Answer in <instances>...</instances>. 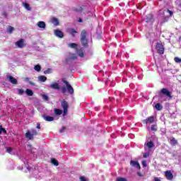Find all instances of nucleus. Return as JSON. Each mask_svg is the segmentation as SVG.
Listing matches in <instances>:
<instances>
[{
	"mask_svg": "<svg viewBox=\"0 0 181 181\" xmlns=\"http://www.w3.org/2000/svg\"><path fill=\"white\" fill-rule=\"evenodd\" d=\"M37 129H40V123L37 124Z\"/></svg>",
	"mask_w": 181,
	"mask_h": 181,
	"instance_id": "nucleus-48",
	"label": "nucleus"
},
{
	"mask_svg": "<svg viewBox=\"0 0 181 181\" xmlns=\"http://www.w3.org/2000/svg\"><path fill=\"white\" fill-rule=\"evenodd\" d=\"M170 145H173V146H175V145H177V140H176V139H175V137H173L170 139Z\"/></svg>",
	"mask_w": 181,
	"mask_h": 181,
	"instance_id": "nucleus-20",
	"label": "nucleus"
},
{
	"mask_svg": "<svg viewBox=\"0 0 181 181\" xmlns=\"http://www.w3.org/2000/svg\"><path fill=\"white\" fill-rule=\"evenodd\" d=\"M51 163L54 166H59V160H56V158H51Z\"/></svg>",
	"mask_w": 181,
	"mask_h": 181,
	"instance_id": "nucleus-21",
	"label": "nucleus"
},
{
	"mask_svg": "<svg viewBox=\"0 0 181 181\" xmlns=\"http://www.w3.org/2000/svg\"><path fill=\"white\" fill-rule=\"evenodd\" d=\"M37 25L41 29H46V23L45 21H39Z\"/></svg>",
	"mask_w": 181,
	"mask_h": 181,
	"instance_id": "nucleus-15",
	"label": "nucleus"
},
{
	"mask_svg": "<svg viewBox=\"0 0 181 181\" xmlns=\"http://www.w3.org/2000/svg\"><path fill=\"white\" fill-rule=\"evenodd\" d=\"M149 156V153H143V158H148Z\"/></svg>",
	"mask_w": 181,
	"mask_h": 181,
	"instance_id": "nucleus-45",
	"label": "nucleus"
},
{
	"mask_svg": "<svg viewBox=\"0 0 181 181\" xmlns=\"http://www.w3.org/2000/svg\"><path fill=\"white\" fill-rule=\"evenodd\" d=\"M143 124H153L155 122V116H150L142 121Z\"/></svg>",
	"mask_w": 181,
	"mask_h": 181,
	"instance_id": "nucleus-5",
	"label": "nucleus"
},
{
	"mask_svg": "<svg viewBox=\"0 0 181 181\" xmlns=\"http://www.w3.org/2000/svg\"><path fill=\"white\" fill-rule=\"evenodd\" d=\"M64 131H66V127H63L60 130L59 132L60 134L64 132Z\"/></svg>",
	"mask_w": 181,
	"mask_h": 181,
	"instance_id": "nucleus-44",
	"label": "nucleus"
},
{
	"mask_svg": "<svg viewBox=\"0 0 181 181\" xmlns=\"http://www.w3.org/2000/svg\"><path fill=\"white\" fill-rule=\"evenodd\" d=\"M77 54L79 56V57H84V52H83L82 49H78Z\"/></svg>",
	"mask_w": 181,
	"mask_h": 181,
	"instance_id": "nucleus-25",
	"label": "nucleus"
},
{
	"mask_svg": "<svg viewBox=\"0 0 181 181\" xmlns=\"http://www.w3.org/2000/svg\"><path fill=\"white\" fill-rule=\"evenodd\" d=\"M81 44L83 47H88V39L87 38V30H83L81 33Z\"/></svg>",
	"mask_w": 181,
	"mask_h": 181,
	"instance_id": "nucleus-3",
	"label": "nucleus"
},
{
	"mask_svg": "<svg viewBox=\"0 0 181 181\" xmlns=\"http://www.w3.org/2000/svg\"><path fill=\"white\" fill-rule=\"evenodd\" d=\"M24 8H25V9H27V11H30V6L29 5V4L25 2L23 3Z\"/></svg>",
	"mask_w": 181,
	"mask_h": 181,
	"instance_id": "nucleus-26",
	"label": "nucleus"
},
{
	"mask_svg": "<svg viewBox=\"0 0 181 181\" xmlns=\"http://www.w3.org/2000/svg\"><path fill=\"white\" fill-rule=\"evenodd\" d=\"M155 108H156V110H157V111H162L163 106H162V105H160V103H157L155 105Z\"/></svg>",
	"mask_w": 181,
	"mask_h": 181,
	"instance_id": "nucleus-18",
	"label": "nucleus"
},
{
	"mask_svg": "<svg viewBox=\"0 0 181 181\" xmlns=\"http://www.w3.org/2000/svg\"><path fill=\"white\" fill-rule=\"evenodd\" d=\"M167 12L170 13V16H172L173 15V12L169 9H167Z\"/></svg>",
	"mask_w": 181,
	"mask_h": 181,
	"instance_id": "nucleus-46",
	"label": "nucleus"
},
{
	"mask_svg": "<svg viewBox=\"0 0 181 181\" xmlns=\"http://www.w3.org/2000/svg\"><path fill=\"white\" fill-rule=\"evenodd\" d=\"M174 61L175 62V63H181V59L180 57H175L174 58Z\"/></svg>",
	"mask_w": 181,
	"mask_h": 181,
	"instance_id": "nucleus-37",
	"label": "nucleus"
},
{
	"mask_svg": "<svg viewBox=\"0 0 181 181\" xmlns=\"http://www.w3.org/2000/svg\"><path fill=\"white\" fill-rule=\"evenodd\" d=\"M34 69L35 70V71H40V70H42V66H40V64H37L34 66Z\"/></svg>",
	"mask_w": 181,
	"mask_h": 181,
	"instance_id": "nucleus-27",
	"label": "nucleus"
},
{
	"mask_svg": "<svg viewBox=\"0 0 181 181\" xmlns=\"http://www.w3.org/2000/svg\"><path fill=\"white\" fill-rule=\"evenodd\" d=\"M116 181H128V180L125 177H119L116 179Z\"/></svg>",
	"mask_w": 181,
	"mask_h": 181,
	"instance_id": "nucleus-32",
	"label": "nucleus"
},
{
	"mask_svg": "<svg viewBox=\"0 0 181 181\" xmlns=\"http://www.w3.org/2000/svg\"><path fill=\"white\" fill-rule=\"evenodd\" d=\"M78 22H79V23L83 22V19H82V18H79V19L78 20Z\"/></svg>",
	"mask_w": 181,
	"mask_h": 181,
	"instance_id": "nucleus-49",
	"label": "nucleus"
},
{
	"mask_svg": "<svg viewBox=\"0 0 181 181\" xmlns=\"http://www.w3.org/2000/svg\"><path fill=\"white\" fill-rule=\"evenodd\" d=\"M54 35L57 36V37H59L60 39H62V37H64V34H63V32L59 30H54Z\"/></svg>",
	"mask_w": 181,
	"mask_h": 181,
	"instance_id": "nucleus-9",
	"label": "nucleus"
},
{
	"mask_svg": "<svg viewBox=\"0 0 181 181\" xmlns=\"http://www.w3.org/2000/svg\"><path fill=\"white\" fill-rule=\"evenodd\" d=\"M24 93H25V90H23V89H18L19 95H23Z\"/></svg>",
	"mask_w": 181,
	"mask_h": 181,
	"instance_id": "nucleus-39",
	"label": "nucleus"
},
{
	"mask_svg": "<svg viewBox=\"0 0 181 181\" xmlns=\"http://www.w3.org/2000/svg\"><path fill=\"white\" fill-rule=\"evenodd\" d=\"M15 45L17 47L23 49V47H25V40L20 39L18 41L16 42Z\"/></svg>",
	"mask_w": 181,
	"mask_h": 181,
	"instance_id": "nucleus-6",
	"label": "nucleus"
},
{
	"mask_svg": "<svg viewBox=\"0 0 181 181\" xmlns=\"http://www.w3.org/2000/svg\"><path fill=\"white\" fill-rule=\"evenodd\" d=\"M146 22H151V21H152V16H150V18H146Z\"/></svg>",
	"mask_w": 181,
	"mask_h": 181,
	"instance_id": "nucleus-47",
	"label": "nucleus"
},
{
	"mask_svg": "<svg viewBox=\"0 0 181 181\" xmlns=\"http://www.w3.org/2000/svg\"><path fill=\"white\" fill-rule=\"evenodd\" d=\"M13 30H15V28H13V27L9 25L8 28V29H7L8 33H10V34H11V33H12V32H13Z\"/></svg>",
	"mask_w": 181,
	"mask_h": 181,
	"instance_id": "nucleus-28",
	"label": "nucleus"
},
{
	"mask_svg": "<svg viewBox=\"0 0 181 181\" xmlns=\"http://www.w3.org/2000/svg\"><path fill=\"white\" fill-rule=\"evenodd\" d=\"M70 33H71V35L74 37V36H76V35H74V33H77V30H74V29H71Z\"/></svg>",
	"mask_w": 181,
	"mask_h": 181,
	"instance_id": "nucleus-38",
	"label": "nucleus"
},
{
	"mask_svg": "<svg viewBox=\"0 0 181 181\" xmlns=\"http://www.w3.org/2000/svg\"><path fill=\"white\" fill-rule=\"evenodd\" d=\"M77 59V55L76 54H71V56L69 57L70 60H76Z\"/></svg>",
	"mask_w": 181,
	"mask_h": 181,
	"instance_id": "nucleus-29",
	"label": "nucleus"
},
{
	"mask_svg": "<svg viewBox=\"0 0 181 181\" xmlns=\"http://www.w3.org/2000/svg\"><path fill=\"white\" fill-rule=\"evenodd\" d=\"M156 49L159 54H163L165 53V47L162 45V42H157Z\"/></svg>",
	"mask_w": 181,
	"mask_h": 181,
	"instance_id": "nucleus-4",
	"label": "nucleus"
},
{
	"mask_svg": "<svg viewBox=\"0 0 181 181\" xmlns=\"http://www.w3.org/2000/svg\"><path fill=\"white\" fill-rule=\"evenodd\" d=\"M161 94H163V95H166V97H168L169 98H172V93L169 90L163 88L160 90Z\"/></svg>",
	"mask_w": 181,
	"mask_h": 181,
	"instance_id": "nucleus-7",
	"label": "nucleus"
},
{
	"mask_svg": "<svg viewBox=\"0 0 181 181\" xmlns=\"http://www.w3.org/2000/svg\"><path fill=\"white\" fill-rule=\"evenodd\" d=\"M42 99L45 100V101H49V96L46 94L42 95Z\"/></svg>",
	"mask_w": 181,
	"mask_h": 181,
	"instance_id": "nucleus-31",
	"label": "nucleus"
},
{
	"mask_svg": "<svg viewBox=\"0 0 181 181\" xmlns=\"http://www.w3.org/2000/svg\"><path fill=\"white\" fill-rule=\"evenodd\" d=\"M94 16L95 17V14H94V15H92V18H93V17H94Z\"/></svg>",
	"mask_w": 181,
	"mask_h": 181,
	"instance_id": "nucleus-50",
	"label": "nucleus"
},
{
	"mask_svg": "<svg viewBox=\"0 0 181 181\" xmlns=\"http://www.w3.org/2000/svg\"><path fill=\"white\" fill-rule=\"evenodd\" d=\"M61 105L63 108V110L61 109L54 108V114H55V115H62V117H66V115L69 114V103L64 99L61 102Z\"/></svg>",
	"mask_w": 181,
	"mask_h": 181,
	"instance_id": "nucleus-1",
	"label": "nucleus"
},
{
	"mask_svg": "<svg viewBox=\"0 0 181 181\" xmlns=\"http://www.w3.org/2000/svg\"><path fill=\"white\" fill-rule=\"evenodd\" d=\"M69 46L71 49H76V47H77V44H76V43H71V44L69 45Z\"/></svg>",
	"mask_w": 181,
	"mask_h": 181,
	"instance_id": "nucleus-33",
	"label": "nucleus"
},
{
	"mask_svg": "<svg viewBox=\"0 0 181 181\" xmlns=\"http://www.w3.org/2000/svg\"><path fill=\"white\" fill-rule=\"evenodd\" d=\"M62 83L66 85V87L63 86L61 88L62 94H66V93H69V94H71V95H73L74 94V88H73V86H71V84H69V81L62 79Z\"/></svg>",
	"mask_w": 181,
	"mask_h": 181,
	"instance_id": "nucleus-2",
	"label": "nucleus"
},
{
	"mask_svg": "<svg viewBox=\"0 0 181 181\" xmlns=\"http://www.w3.org/2000/svg\"><path fill=\"white\" fill-rule=\"evenodd\" d=\"M151 130L152 131H155V132L158 131V129L156 128V124H153L151 126Z\"/></svg>",
	"mask_w": 181,
	"mask_h": 181,
	"instance_id": "nucleus-40",
	"label": "nucleus"
},
{
	"mask_svg": "<svg viewBox=\"0 0 181 181\" xmlns=\"http://www.w3.org/2000/svg\"><path fill=\"white\" fill-rule=\"evenodd\" d=\"M141 164H142L143 168H146V166H147L146 160H142Z\"/></svg>",
	"mask_w": 181,
	"mask_h": 181,
	"instance_id": "nucleus-41",
	"label": "nucleus"
},
{
	"mask_svg": "<svg viewBox=\"0 0 181 181\" xmlns=\"http://www.w3.org/2000/svg\"><path fill=\"white\" fill-rule=\"evenodd\" d=\"M50 88H53L54 90H60V85L57 83H52L50 85Z\"/></svg>",
	"mask_w": 181,
	"mask_h": 181,
	"instance_id": "nucleus-16",
	"label": "nucleus"
},
{
	"mask_svg": "<svg viewBox=\"0 0 181 181\" xmlns=\"http://www.w3.org/2000/svg\"><path fill=\"white\" fill-rule=\"evenodd\" d=\"M7 78L8 81L11 83V84H18V80L15 78L13 76L8 75L7 76Z\"/></svg>",
	"mask_w": 181,
	"mask_h": 181,
	"instance_id": "nucleus-11",
	"label": "nucleus"
},
{
	"mask_svg": "<svg viewBox=\"0 0 181 181\" xmlns=\"http://www.w3.org/2000/svg\"><path fill=\"white\" fill-rule=\"evenodd\" d=\"M2 132H4V134H6V129H5V128L2 127V126L0 127V134H2Z\"/></svg>",
	"mask_w": 181,
	"mask_h": 181,
	"instance_id": "nucleus-35",
	"label": "nucleus"
},
{
	"mask_svg": "<svg viewBox=\"0 0 181 181\" xmlns=\"http://www.w3.org/2000/svg\"><path fill=\"white\" fill-rule=\"evenodd\" d=\"M42 117L44 118L45 121H47V122H52V121H54V117L51 116L43 115Z\"/></svg>",
	"mask_w": 181,
	"mask_h": 181,
	"instance_id": "nucleus-13",
	"label": "nucleus"
},
{
	"mask_svg": "<svg viewBox=\"0 0 181 181\" xmlns=\"http://www.w3.org/2000/svg\"><path fill=\"white\" fill-rule=\"evenodd\" d=\"M131 166H133L134 168H136L137 169H141V165L138 163V161L135 160H131L130 161Z\"/></svg>",
	"mask_w": 181,
	"mask_h": 181,
	"instance_id": "nucleus-12",
	"label": "nucleus"
},
{
	"mask_svg": "<svg viewBox=\"0 0 181 181\" xmlns=\"http://www.w3.org/2000/svg\"><path fill=\"white\" fill-rule=\"evenodd\" d=\"M25 138H27V139H29V141H32L34 137L32 133H30V131H27V132L25 133Z\"/></svg>",
	"mask_w": 181,
	"mask_h": 181,
	"instance_id": "nucleus-14",
	"label": "nucleus"
},
{
	"mask_svg": "<svg viewBox=\"0 0 181 181\" xmlns=\"http://www.w3.org/2000/svg\"><path fill=\"white\" fill-rule=\"evenodd\" d=\"M25 93H26L27 95H28L29 97H32V95H33V90H32L30 89H26Z\"/></svg>",
	"mask_w": 181,
	"mask_h": 181,
	"instance_id": "nucleus-23",
	"label": "nucleus"
},
{
	"mask_svg": "<svg viewBox=\"0 0 181 181\" xmlns=\"http://www.w3.org/2000/svg\"><path fill=\"white\" fill-rule=\"evenodd\" d=\"M165 177L168 180H173V174L171 171H165Z\"/></svg>",
	"mask_w": 181,
	"mask_h": 181,
	"instance_id": "nucleus-10",
	"label": "nucleus"
},
{
	"mask_svg": "<svg viewBox=\"0 0 181 181\" xmlns=\"http://www.w3.org/2000/svg\"><path fill=\"white\" fill-rule=\"evenodd\" d=\"M39 81H41L42 83H45L47 80V77L45 76H38Z\"/></svg>",
	"mask_w": 181,
	"mask_h": 181,
	"instance_id": "nucleus-19",
	"label": "nucleus"
},
{
	"mask_svg": "<svg viewBox=\"0 0 181 181\" xmlns=\"http://www.w3.org/2000/svg\"><path fill=\"white\" fill-rule=\"evenodd\" d=\"M6 151H7L8 153H11V152H12V148H11V147H6Z\"/></svg>",
	"mask_w": 181,
	"mask_h": 181,
	"instance_id": "nucleus-43",
	"label": "nucleus"
},
{
	"mask_svg": "<svg viewBox=\"0 0 181 181\" xmlns=\"http://www.w3.org/2000/svg\"><path fill=\"white\" fill-rule=\"evenodd\" d=\"M31 134L34 136H36V135H37V131H36V129H33L31 131Z\"/></svg>",
	"mask_w": 181,
	"mask_h": 181,
	"instance_id": "nucleus-36",
	"label": "nucleus"
},
{
	"mask_svg": "<svg viewBox=\"0 0 181 181\" xmlns=\"http://www.w3.org/2000/svg\"><path fill=\"white\" fill-rule=\"evenodd\" d=\"M24 80H25V81H26L27 83H29V84H30V86H35V83L30 81V78H29V77H25V78H24Z\"/></svg>",
	"mask_w": 181,
	"mask_h": 181,
	"instance_id": "nucleus-24",
	"label": "nucleus"
},
{
	"mask_svg": "<svg viewBox=\"0 0 181 181\" xmlns=\"http://www.w3.org/2000/svg\"><path fill=\"white\" fill-rule=\"evenodd\" d=\"M102 33L103 32H101V28L100 27H98L96 28L95 34L94 36L96 39H101Z\"/></svg>",
	"mask_w": 181,
	"mask_h": 181,
	"instance_id": "nucleus-8",
	"label": "nucleus"
},
{
	"mask_svg": "<svg viewBox=\"0 0 181 181\" xmlns=\"http://www.w3.org/2000/svg\"><path fill=\"white\" fill-rule=\"evenodd\" d=\"M52 22L53 25H55V26L59 25V19H57V18H53L52 19Z\"/></svg>",
	"mask_w": 181,
	"mask_h": 181,
	"instance_id": "nucleus-22",
	"label": "nucleus"
},
{
	"mask_svg": "<svg viewBox=\"0 0 181 181\" xmlns=\"http://www.w3.org/2000/svg\"><path fill=\"white\" fill-rule=\"evenodd\" d=\"M146 146L148 148V149H152V148L155 146V144L153 143V141H150L146 144Z\"/></svg>",
	"mask_w": 181,
	"mask_h": 181,
	"instance_id": "nucleus-17",
	"label": "nucleus"
},
{
	"mask_svg": "<svg viewBox=\"0 0 181 181\" xmlns=\"http://www.w3.org/2000/svg\"><path fill=\"white\" fill-rule=\"evenodd\" d=\"M72 11H74L75 12H81L83 11V8L80 7L79 8H77L76 7H74L72 8Z\"/></svg>",
	"mask_w": 181,
	"mask_h": 181,
	"instance_id": "nucleus-30",
	"label": "nucleus"
},
{
	"mask_svg": "<svg viewBox=\"0 0 181 181\" xmlns=\"http://www.w3.org/2000/svg\"><path fill=\"white\" fill-rule=\"evenodd\" d=\"M79 180H80V181H87V179H86V177H84V176H81L79 177Z\"/></svg>",
	"mask_w": 181,
	"mask_h": 181,
	"instance_id": "nucleus-42",
	"label": "nucleus"
},
{
	"mask_svg": "<svg viewBox=\"0 0 181 181\" xmlns=\"http://www.w3.org/2000/svg\"><path fill=\"white\" fill-rule=\"evenodd\" d=\"M52 73V69L48 68L47 70L44 71V74H50Z\"/></svg>",
	"mask_w": 181,
	"mask_h": 181,
	"instance_id": "nucleus-34",
	"label": "nucleus"
}]
</instances>
